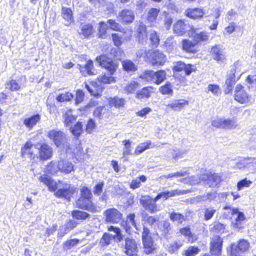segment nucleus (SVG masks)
Instances as JSON below:
<instances>
[{"label":"nucleus","mask_w":256,"mask_h":256,"mask_svg":"<svg viewBox=\"0 0 256 256\" xmlns=\"http://www.w3.org/2000/svg\"><path fill=\"white\" fill-rule=\"evenodd\" d=\"M146 180V178L145 176L142 175L138 178H136L135 180H134L131 182L130 188L132 189H136L140 186V182H145Z\"/></svg>","instance_id":"obj_46"},{"label":"nucleus","mask_w":256,"mask_h":256,"mask_svg":"<svg viewBox=\"0 0 256 256\" xmlns=\"http://www.w3.org/2000/svg\"><path fill=\"white\" fill-rule=\"evenodd\" d=\"M118 18L122 23L129 24L133 22L134 15L133 11L125 9L119 12Z\"/></svg>","instance_id":"obj_18"},{"label":"nucleus","mask_w":256,"mask_h":256,"mask_svg":"<svg viewBox=\"0 0 256 256\" xmlns=\"http://www.w3.org/2000/svg\"><path fill=\"white\" fill-rule=\"evenodd\" d=\"M57 166L61 172L64 174H69L74 170V164L66 160H62L58 161Z\"/></svg>","instance_id":"obj_21"},{"label":"nucleus","mask_w":256,"mask_h":256,"mask_svg":"<svg viewBox=\"0 0 256 256\" xmlns=\"http://www.w3.org/2000/svg\"><path fill=\"white\" fill-rule=\"evenodd\" d=\"M107 24H109L108 27L112 30L120 32L124 30V28H122L121 26L116 22L115 20L110 19L107 21Z\"/></svg>","instance_id":"obj_54"},{"label":"nucleus","mask_w":256,"mask_h":256,"mask_svg":"<svg viewBox=\"0 0 256 256\" xmlns=\"http://www.w3.org/2000/svg\"><path fill=\"white\" fill-rule=\"evenodd\" d=\"M251 164H256V158L253 157H245L239 160L234 166L238 169H242L248 166Z\"/></svg>","instance_id":"obj_25"},{"label":"nucleus","mask_w":256,"mask_h":256,"mask_svg":"<svg viewBox=\"0 0 256 256\" xmlns=\"http://www.w3.org/2000/svg\"><path fill=\"white\" fill-rule=\"evenodd\" d=\"M62 16L63 18L68 22H70L72 19V11L69 8H62Z\"/></svg>","instance_id":"obj_62"},{"label":"nucleus","mask_w":256,"mask_h":256,"mask_svg":"<svg viewBox=\"0 0 256 256\" xmlns=\"http://www.w3.org/2000/svg\"><path fill=\"white\" fill-rule=\"evenodd\" d=\"M166 60L165 55L158 50H149L146 54V60L151 62L152 66L163 65Z\"/></svg>","instance_id":"obj_4"},{"label":"nucleus","mask_w":256,"mask_h":256,"mask_svg":"<svg viewBox=\"0 0 256 256\" xmlns=\"http://www.w3.org/2000/svg\"><path fill=\"white\" fill-rule=\"evenodd\" d=\"M71 132L72 134L75 136L76 138L74 142V148L76 149V153L78 152H80L82 148L80 144V142L78 140V136L81 134L82 131V126L81 122H78L74 127L70 128Z\"/></svg>","instance_id":"obj_16"},{"label":"nucleus","mask_w":256,"mask_h":256,"mask_svg":"<svg viewBox=\"0 0 256 256\" xmlns=\"http://www.w3.org/2000/svg\"><path fill=\"white\" fill-rule=\"evenodd\" d=\"M199 249L196 246H190L184 251V256H194L199 252Z\"/></svg>","instance_id":"obj_64"},{"label":"nucleus","mask_w":256,"mask_h":256,"mask_svg":"<svg viewBox=\"0 0 256 256\" xmlns=\"http://www.w3.org/2000/svg\"><path fill=\"white\" fill-rule=\"evenodd\" d=\"M224 209L226 210H230V212L231 214L237 215L236 217L234 218V220L239 221L245 220L246 216L242 212H240L238 208L232 207L227 205L224 207Z\"/></svg>","instance_id":"obj_28"},{"label":"nucleus","mask_w":256,"mask_h":256,"mask_svg":"<svg viewBox=\"0 0 256 256\" xmlns=\"http://www.w3.org/2000/svg\"><path fill=\"white\" fill-rule=\"evenodd\" d=\"M152 90V87H144L136 92V98L140 100L148 98L150 96Z\"/></svg>","instance_id":"obj_33"},{"label":"nucleus","mask_w":256,"mask_h":256,"mask_svg":"<svg viewBox=\"0 0 256 256\" xmlns=\"http://www.w3.org/2000/svg\"><path fill=\"white\" fill-rule=\"evenodd\" d=\"M125 102V100L123 98L118 97H114L110 98L109 100V104L111 106H114L116 108H120L124 106Z\"/></svg>","instance_id":"obj_41"},{"label":"nucleus","mask_w":256,"mask_h":256,"mask_svg":"<svg viewBox=\"0 0 256 256\" xmlns=\"http://www.w3.org/2000/svg\"><path fill=\"white\" fill-rule=\"evenodd\" d=\"M157 201L154 200V198L145 196L142 197L140 202L146 210H148L150 213H154L159 210L156 204Z\"/></svg>","instance_id":"obj_11"},{"label":"nucleus","mask_w":256,"mask_h":256,"mask_svg":"<svg viewBox=\"0 0 256 256\" xmlns=\"http://www.w3.org/2000/svg\"><path fill=\"white\" fill-rule=\"evenodd\" d=\"M170 82H166L165 85L160 88V92L163 94H172V90Z\"/></svg>","instance_id":"obj_57"},{"label":"nucleus","mask_w":256,"mask_h":256,"mask_svg":"<svg viewBox=\"0 0 256 256\" xmlns=\"http://www.w3.org/2000/svg\"><path fill=\"white\" fill-rule=\"evenodd\" d=\"M39 180L45 184L50 191L54 192L57 198L70 200L75 192L76 188L72 184L60 182L57 184L48 175L41 176Z\"/></svg>","instance_id":"obj_1"},{"label":"nucleus","mask_w":256,"mask_h":256,"mask_svg":"<svg viewBox=\"0 0 256 256\" xmlns=\"http://www.w3.org/2000/svg\"><path fill=\"white\" fill-rule=\"evenodd\" d=\"M160 12V9L156 8H150L148 14V20L150 22H154L156 18Z\"/></svg>","instance_id":"obj_48"},{"label":"nucleus","mask_w":256,"mask_h":256,"mask_svg":"<svg viewBox=\"0 0 256 256\" xmlns=\"http://www.w3.org/2000/svg\"><path fill=\"white\" fill-rule=\"evenodd\" d=\"M79 242L80 240L76 238L67 240L63 244L64 248L65 250H68L76 246Z\"/></svg>","instance_id":"obj_60"},{"label":"nucleus","mask_w":256,"mask_h":256,"mask_svg":"<svg viewBox=\"0 0 256 256\" xmlns=\"http://www.w3.org/2000/svg\"><path fill=\"white\" fill-rule=\"evenodd\" d=\"M124 252L128 256H137L138 252V243L136 240L130 238L125 240Z\"/></svg>","instance_id":"obj_10"},{"label":"nucleus","mask_w":256,"mask_h":256,"mask_svg":"<svg viewBox=\"0 0 256 256\" xmlns=\"http://www.w3.org/2000/svg\"><path fill=\"white\" fill-rule=\"evenodd\" d=\"M140 228V230H138V232H141L142 233V240L151 238L152 236H150V229L147 227L145 223L142 224V230L141 231Z\"/></svg>","instance_id":"obj_59"},{"label":"nucleus","mask_w":256,"mask_h":256,"mask_svg":"<svg viewBox=\"0 0 256 256\" xmlns=\"http://www.w3.org/2000/svg\"><path fill=\"white\" fill-rule=\"evenodd\" d=\"M78 32L80 38H88L94 32V29L90 24H81Z\"/></svg>","instance_id":"obj_17"},{"label":"nucleus","mask_w":256,"mask_h":256,"mask_svg":"<svg viewBox=\"0 0 256 256\" xmlns=\"http://www.w3.org/2000/svg\"><path fill=\"white\" fill-rule=\"evenodd\" d=\"M206 92H211L214 94L216 96H218L221 93L220 89L219 86L214 84H208L206 90Z\"/></svg>","instance_id":"obj_61"},{"label":"nucleus","mask_w":256,"mask_h":256,"mask_svg":"<svg viewBox=\"0 0 256 256\" xmlns=\"http://www.w3.org/2000/svg\"><path fill=\"white\" fill-rule=\"evenodd\" d=\"M188 101L180 99L172 100L167 104H166L165 106L171 108L174 110L178 111L183 108L186 105H188Z\"/></svg>","instance_id":"obj_24"},{"label":"nucleus","mask_w":256,"mask_h":256,"mask_svg":"<svg viewBox=\"0 0 256 256\" xmlns=\"http://www.w3.org/2000/svg\"><path fill=\"white\" fill-rule=\"evenodd\" d=\"M216 210L213 207H209L204 209V218L206 220H210L214 214H215Z\"/></svg>","instance_id":"obj_58"},{"label":"nucleus","mask_w":256,"mask_h":256,"mask_svg":"<svg viewBox=\"0 0 256 256\" xmlns=\"http://www.w3.org/2000/svg\"><path fill=\"white\" fill-rule=\"evenodd\" d=\"M170 152L172 158L175 160L183 158L188 152V150L185 149H178L177 148L170 149Z\"/></svg>","instance_id":"obj_34"},{"label":"nucleus","mask_w":256,"mask_h":256,"mask_svg":"<svg viewBox=\"0 0 256 256\" xmlns=\"http://www.w3.org/2000/svg\"><path fill=\"white\" fill-rule=\"evenodd\" d=\"M74 95L70 92H66L64 94H59L56 98L59 102L70 101L74 98Z\"/></svg>","instance_id":"obj_51"},{"label":"nucleus","mask_w":256,"mask_h":256,"mask_svg":"<svg viewBox=\"0 0 256 256\" xmlns=\"http://www.w3.org/2000/svg\"><path fill=\"white\" fill-rule=\"evenodd\" d=\"M204 14L203 10L200 8H188L186 11V16L193 19L201 18Z\"/></svg>","instance_id":"obj_27"},{"label":"nucleus","mask_w":256,"mask_h":256,"mask_svg":"<svg viewBox=\"0 0 256 256\" xmlns=\"http://www.w3.org/2000/svg\"><path fill=\"white\" fill-rule=\"evenodd\" d=\"M154 72L146 70L140 75V78L146 82L154 84Z\"/></svg>","instance_id":"obj_39"},{"label":"nucleus","mask_w":256,"mask_h":256,"mask_svg":"<svg viewBox=\"0 0 256 256\" xmlns=\"http://www.w3.org/2000/svg\"><path fill=\"white\" fill-rule=\"evenodd\" d=\"M202 180L210 187L218 186L222 181V176L218 174L208 172L202 175Z\"/></svg>","instance_id":"obj_6"},{"label":"nucleus","mask_w":256,"mask_h":256,"mask_svg":"<svg viewBox=\"0 0 256 256\" xmlns=\"http://www.w3.org/2000/svg\"><path fill=\"white\" fill-rule=\"evenodd\" d=\"M234 100L241 104H246L250 100V96L240 84L236 85L234 90Z\"/></svg>","instance_id":"obj_9"},{"label":"nucleus","mask_w":256,"mask_h":256,"mask_svg":"<svg viewBox=\"0 0 256 256\" xmlns=\"http://www.w3.org/2000/svg\"><path fill=\"white\" fill-rule=\"evenodd\" d=\"M236 122V120L234 118H223V128H234L237 126Z\"/></svg>","instance_id":"obj_44"},{"label":"nucleus","mask_w":256,"mask_h":256,"mask_svg":"<svg viewBox=\"0 0 256 256\" xmlns=\"http://www.w3.org/2000/svg\"><path fill=\"white\" fill-rule=\"evenodd\" d=\"M236 82V75H234L233 73L229 72L226 76V88L224 90V92L226 94H228L232 91V86Z\"/></svg>","instance_id":"obj_29"},{"label":"nucleus","mask_w":256,"mask_h":256,"mask_svg":"<svg viewBox=\"0 0 256 256\" xmlns=\"http://www.w3.org/2000/svg\"><path fill=\"white\" fill-rule=\"evenodd\" d=\"M122 143L124 145L123 149V157L122 158L125 160H127L128 158L126 156L128 155L132 154V142L130 140H124L122 141Z\"/></svg>","instance_id":"obj_36"},{"label":"nucleus","mask_w":256,"mask_h":256,"mask_svg":"<svg viewBox=\"0 0 256 256\" xmlns=\"http://www.w3.org/2000/svg\"><path fill=\"white\" fill-rule=\"evenodd\" d=\"M64 118V124L67 126H70L76 119V116L68 113L65 114Z\"/></svg>","instance_id":"obj_63"},{"label":"nucleus","mask_w":256,"mask_h":256,"mask_svg":"<svg viewBox=\"0 0 256 256\" xmlns=\"http://www.w3.org/2000/svg\"><path fill=\"white\" fill-rule=\"evenodd\" d=\"M40 116L38 114L32 116L24 120V124L30 128H32L40 120Z\"/></svg>","instance_id":"obj_35"},{"label":"nucleus","mask_w":256,"mask_h":256,"mask_svg":"<svg viewBox=\"0 0 256 256\" xmlns=\"http://www.w3.org/2000/svg\"><path fill=\"white\" fill-rule=\"evenodd\" d=\"M137 37L140 42L143 43L147 38L146 26L144 24H140L138 29Z\"/></svg>","instance_id":"obj_40"},{"label":"nucleus","mask_w":256,"mask_h":256,"mask_svg":"<svg viewBox=\"0 0 256 256\" xmlns=\"http://www.w3.org/2000/svg\"><path fill=\"white\" fill-rule=\"evenodd\" d=\"M80 197L92 200V194L90 190L86 186H83L80 188Z\"/></svg>","instance_id":"obj_55"},{"label":"nucleus","mask_w":256,"mask_h":256,"mask_svg":"<svg viewBox=\"0 0 256 256\" xmlns=\"http://www.w3.org/2000/svg\"><path fill=\"white\" fill-rule=\"evenodd\" d=\"M122 65L124 70L126 72H134L137 70V66L130 60L123 61Z\"/></svg>","instance_id":"obj_42"},{"label":"nucleus","mask_w":256,"mask_h":256,"mask_svg":"<svg viewBox=\"0 0 256 256\" xmlns=\"http://www.w3.org/2000/svg\"><path fill=\"white\" fill-rule=\"evenodd\" d=\"M39 152L40 158L46 160L52 156V150L48 144H44L41 145Z\"/></svg>","instance_id":"obj_26"},{"label":"nucleus","mask_w":256,"mask_h":256,"mask_svg":"<svg viewBox=\"0 0 256 256\" xmlns=\"http://www.w3.org/2000/svg\"><path fill=\"white\" fill-rule=\"evenodd\" d=\"M105 221L112 224L118 223L122 219V214L115 208H110L104 211Z\"/></svg>","instance_id":"obj_8"},{"label":"nucleus","mask_w":256,"mask_h":256,"mask_svg":"<svg viewBox=\"0 0 256 256\" xmlns=\"http://www.w3.org/2000/svg\"><path fill=\"white\" fill-rule=\"evenodd\" d=\"M76 206L79 208L92 212H98L97 206L92 203V200L80 197L76 201Z\"/></svg>","instance_id":"obj_7"},{"label":"nucleus","mask_w":256,"mask_h":256,"mask_svg":"<svg viewBox=\"0 0 256 256\" xmlns=\"http://www.w3.org/2000/svg\"><path fill=\"white\" fill-rule=\"evenodd\" d=\"M196 45L194 40L193 42H192L189 40L184 39L182 41V49L186 52L192 53L196 52Z\"/></svg>","instance_id":"obj_30"},{"label":"nucleus","mask_w":256,"mask_h":256,"mask_svg":"<svg viewBox=\"0 0 256 256\" xmlns=\"http://www.w3.org/2000/svg\"><path fill=\"white\" fill-rule=\"evenodd\" d=\"M210 54L213 58L217 62H223L226 58V52L222 46L216 44L211 48Z\"/></svg>","instance_id":"obj_14"},{"label":"nucleus","mask_w":256,"mask_h":256,"mask_svg":"<svg viewBox=\"0 0 256 256\" xmlns=\"http://www.w3.org/2000/svg\"><path fill=\"white\" fill-rule=\"evenodd\" d=\"M182 246V242H174L167 246L166 250L170 254H174Z\"/></svg>","instance_id":"obj_45"},{"label":"nucleus","mask_w":256,"mask_h":256,"mask_svg":"<svg viewBox=\"0 0 256 256\" xmlns=\"http://www.w3.org/2000/svg\"><path fill=\"white\" fill-rule=\"evenodd\" d=\"M187 190H175L171 191L166 190L161 192L158 194L154 198L155 200H158L160 198H163L164 200H166L168 198L174 196L176 195L184 194L186 193Z\"/></svg>","instance_id":"obj_19"},{"label":"nucleus","mask_w":256,"mask_h":256,"mask_svg":"<svg viewBox=\"0 0 256 256\" xmlns=\"http://www.w3.org/2000/svg\"><path fill=\"white\" fill-rule=\"evenodd\" d=\"M230 196V192H216V202H225L226 200Z\"/></svg>","instance_id":"obj_56"},{"label":"nucleus","mask_w":256,"mask_h":256,"mask_svg":"<svg viewBox=\"0 0 256 256\" xmlns=\"http://www.w3.org/2000/svg\"><path fill=\"white\" fill-rule=\"evenodd\" d=\"M193 40L196 44L202 42H207L209 40V35L206 32H201L200 33H194L192 36Z\"/></svg>","instance_id":"obj_31"},{"label":"nucleus","mask_w":256,"mask_h":256,"mask_svg":"<svg viewBox=\"0 0 256 256\" xmlns=\"http://www.w3.org/2000/svg\"><path fill=\"white\" fill-rule=\"evenodd\" d=\"M154 84H161L166 78V72L164 70L154 72Z\"/></svg>","instance_id":"obj_43"},{"label":"nucleus","mask_w":256,"mask_h":256,"mask_svg":"<svg viewBox=\"0 0 256 256\" xmlns=\"http://www.w3.org/2000/svg\"><path fill=\"white\" fill-rule=\"evenodd\" d=\"M144 252L146 254H153L158 248V245L155 244L152 238L142 240Z\"/></svg>","instance_id":"obj_20"},{"label":"nucleus","mask_w":256,"mask_h":256,"mask_svg":"<svg viewBox=\"0 0 256 256\" xmlns=\"http://www.w3.org/2000/svg\"><path fill=\"white\" fill-rule=\"evenodd\" d=\"M48 136L58 147L62 146L66 149V152L76 153L74 145L70 144L66 142V135L64 132L60 130H52L48 132Z\"/></svg>","instance_id":"obj_3"},{"label":"nucleus","mask_w":256,"mask_h":256,"mask_svg":"<svg viewBox=\"0 0 256 256\" xmlns=\"http://www.w3.org/2000/svg\"><path fill=\"white\" fill-rule=\"evenodd\" d=\"M96 61L102 66L106 69L110 74H104L98 78V82L100 84H108L115 82L114 78L112 76L116 72L117 68V64L114 62L112 58L106 55H101L97 57Z\"/></svg>","instance_id":"obj_2"},{"label":"nucleus","mask_w":256,"mask_h":256,"mask_svg":"<svg viewBox=\"0 0 256 256\" xmlns=\"http://www.w3.org/2000/svg\"><path fill=\"white\" fill-rule=\"evenodd\" d=\"M190 28V26L184 21L180 20L174 26V32L178 36L184 35Z\"/></svg>","instance_id":"obj_23"},{"label":"nucleus","mask_w":256,"mask_h":256,"mask_svg":"<svg viewBox=\"0 0 256 256\" xmlns=\"http://www.w3.org/2000/svg\"><path fill=\"white\" fill-rule=\"evenodd\" d=\"M108 230L113 231L116 233V234L113 236L112 238L117 242H120L122 240L123 236L118 228L111 226L108 227Z\"/></svg>","instance_id":"obj_47"},{"label":"nucleus","mask_w":256,"mask_h":256,"mask_svg":"<svg viewBox=\"0 0 256 256\" xmlns=\"http://www.w3.org/2000/svg\"><path fill=\"white\" fill-rule=\"evenodd\" d=\"M170 220L174 222L180 224L185 220L184 216L178 212H172L169 216Z\"/></svg>","instance_id":"obj_37"},{"label":"nucleus","mask_w":256,"mask_h":256,"mask_svg":"<svg viewBox=\"0 0 256 256\" xmlns=\"http://www.w3.org/2000/svg\"><path fill=\"white\" fill-rule=\"evenodd\" d=\"M156 146L152 144L150 140H148L144 142L140 143L136 146L134 154L138 155L143 152L145 150L150 148H154Z\"/></svg>","instance_id":"obj_32"},{"label":"nucleus","mask_w":256,"mask_h":256,"mask_svg":"<svg viewBox=\"0 0 256 256\" xmlns=\"http://www.w3.org/2000/svg\"><path fill=\"white\" fill-rule=\"evenodd\" d=\"M77 67L82 76H86L96 74V70L94 68L93 62L88 60L84 65L78 64Z\"/></svg>","instance_id":"obj_15"},{"label":"nucleus","mask_w":256,"mask_h":256,"mask_svg":"<svg viewBox=\"0 0 256 256\" xmlns=\"http://www.w3.org/2000/svg\"><path fill=\"white\" fill-rule=\"evenodd\" d=\"M139 83L136 81H132L128 83L124 88L126 92L129 94L133 92L135 90L138 88Z\"/></svg>","instance_id":"obj_52"},{"label":"nucleus","mask_w":256,"mask_h":256,"mask_svg":"<svg viewBox=\"0 0 256 256\" xmlns=\"http://www.w3.org/2000/svg\"><path fill=\"white\" fill-rule=\"evenodd\" d=\"M149 39L150 40L151 44L154 46H156L160 42V38L158 36L156 32L154 30H150L148 35Z\"/></svg>","instance_id":"obj_50"},{"label":"nucleus","mask_w":256,"mask_h":256,"mask_svg":"<svg viewBox=\"0 0 256 256\" xmlns=\"http://www.w3.org/2000/svg\"><path fill=\"white\" fill-rule=\"evenodd\" d=\"M6 88L12 91H16L20 89V85L16 80H12L6 82Z\"/></svg>","instance_id":"obj_49"},{"label":"nucleus","mask_w":256,"mask_h":256,"mask_svg":"<svg viewBox=\"0 0 256 256\" xmlns=\"http://www.w3.org/2000/svg\"><path fill=\"white\" fill-rule=\"evenodd\" d=\"M108 28L107 24L104 22H100V26L98 29V36L100 38H104L106 36V30Z\"/></svg>","instance_id":"obj_53"},{"label":"nucleus","mask_w":256,"mask_h":256,"mask_svg":"<svg viewBox=\"0 0 256 256\" xmlns=\"http://www.w3.org/2000/svg\"><path fill=\"white\" fill-rule=\"evenodd\" d=\"M250 248L249 242L244 240H240L237 244H233L230 247L231 256H240V254L248 250Z\"/></svg>","instance_id":"obj_5"},{"label":"nucleus","mask_w":256,"mask_h":256,"mask_svg":"<svg viewBox=\"0 0 256 256\" xmlns=\"http://www.w3.org/2000/svg\"><path fill=\"white\" fill-rule=\"evenodd\" d=\"M72 216L78 220H85L90 216L88 212L80 210H74L72 212Z\"/></svg>","instance_id":"obj_38"},{"label":"nucleus","mask_w":256,"mask_h":256,"mask_svg":"<svg viewBox=\"0 0 256 256\" xmlns=\"http://www.w3.org/2000/svg\"><path fill=\"white\" fill-rule=\"evenodd\" d=\"M174 70L178 72L184 70L186 74L189 75L194 70V66L190 64H186L182 62H178L174 66Z\"/></svg>","instance_id":"obj_22"},{"label":"nucleus","mask_w":256,"mask_h":256,"mask_svg":"<svg viewBox=\"0 0 256 256\" xmlns=\"http://www.w3.org/2000/svg\"><path fill=\"white\" fill-rule=\"evenodd\" d=\"M222 245V239L218 236H214L211 240L210 250L212 255L219 256L221 254Z\"/></svg>","instance_id":"obj_13"},{"label":"nucleus","mask_w":256,"mask_h":256,"mask_svg":"<svg viewBox=\"0 0 256 256\" xmlns=\"http://www.w3.org/2000/svg\"><path fill=\"white\" fill-rule=\"evenodd\" d=\"M157 226L161 236L168 240L172 230V226L170 222L168 220H161L158 223Z\"/></svg>","instance_id":"obj_12"}]
</instances>
